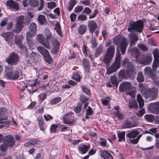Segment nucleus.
Returning a JSON list of instances; mask_svg holds the SVG:
<instances>
[{"label":"nucleus","mask_w":159,"mask_h":159,"mask_svg":"<svg viewBox=\"0 0 159 159\" xmlns=\"http://www.w3.org/2000/svg\"><path fill=\"white\" fill-rule=\"evenodd\" d=\"M3 143H4L9 147H12L15 144V140L12 136L8 135L3 138Z\"/></svg>","instance_id":"11"},{"label":"nucleus","mask_w":159,"mask_h":159,"mask_svg":"<svg viewBox=\"0 0 159 159\" xmlns=\"http://www.w3.org/2000/svg\"><path fill=\"white\" fill-rule=\"evenodd\" d=\"M100 143L101 146L103 147L106 146L107 142L106 139L101 138H100Z\"/></svg>","instance_id":"60"},{"label":"nucleus","mask_w":159,"mask_h":159,"mask_svg":"<svg viewBox=\"0 0 159 159\" xmlns=\"http://www.w3.org/2000/svg\"><path fill=\"white\" fill-rule=\"evenodd\" d=\"M78 19L80 20L83 21L87 20V17L84 14H81L78 16Z\"/></svg>","instance_id":"58"},{"label":"nucleus","mask_w":159,"mask_h":159,"mask_svg":"<svg viewBox=\"0 0 159 159\" xmlns=\"http://www.w3.org/2000/svg\"><path fill=\"white\" fill-rule=\"evenodd\" d=\"M144 75H148L149 73L152 72V70L150 67L147 66L144 69Z\"/></svg>","instance_id":"56"},{"label":"nucleus","mask_w":159,"mask_h":159,"mask_svg":"<svg viewBox=\"0 0 159 159\" xmlns=\"http://www.w3.org/2000/svg\"><path fill=\"white\" fill-rule=\"evenodd\" d=\"M135 51L136 61L138 64L148 65L151 62L152 58L151 55H147L140 59L138 57L139 54V51L137 49H135Z\"/></svg>","instance_id":"1"},{"label":"nucleus","mask_w":159,"mask_h":159,"mask_svg":"<svg viewBox=\"0 0 159 159\" xmlns=\"http://www.w3.org/2000/svg\"><path fill=\"white\" fill-rule=\"evenodd\" d=\"M138 46L139 48L143 51H145L148 49L147 47L144 44H139Z\"/></svg>","instance_id":"63"},{"label":"nucleus","mask_w":159,"mask_h":159,"mask_svg":"<svg viewBox=\"0 0 159 159\" xmlns=\"http://www.w3.org/2000/svg\"><path fill=\"white\" fill-rule=\"evenodd\" d=\"M111 100L109 97H108L107 98H105L102 99L101 100V101L102 104L106 106L107 105L109 104V101Z\"/></svg>","instance_id":"52"},{"label":"nucleus","mask_w":159,"mask_h":159,"mask_svg":"<svg viewBox=\"0 0 159 159\" xmlns=\"http://www.w3.org/2000/svg\"><path fill=\"white\" fill-rule=\"evenodd\" d=\"M37 38L38 40L42 45H44L48 48H50V45L48 41H46L44 35L42 34H39L37 35Z\"/></svg>","instance_id":"15"},{"label":"nucleus","mask_w":159,"mask_h":159,"mask_svg":"<svg viewBox=\"0 0 159 159\" xmlns=\"http://www.w3.org/2000/svg\"><path fill=\"white\" fill-rule=\"evenodd\" d=\"M137 80L139 82H142L144 80V77L142 72L138 73L137 77Z\"/></svg>","instance_id":"46"},{"label":"nucleus","mask_w":159,"mask_h":159,"mask_svg":"<svg viewBox=\"0 0 159 159\" xmlns=\"http://www.w3.org/2000/svg\"><path fill=\"white\" fill-rule=\"evenodd\" d=\"M88 26L89 29V33L92 34V35L93 36V32L97 28V25L95 21L89 20L88 21Z\"/></svg>","instance_id":"17"},{"label":"nucleus","mask_w":159,"mask_h":159,"mask_svg":"<svg viewBox=\"0 0 159 159\" xmlns=\"http://www.w3.org/2000/svg\"><path fill=\"white\" fill-rule=\"evenodd\" d=\"M89 148V146L85 144H81L79 147V150L84 153H86Z\"/></svg>","instance_id":"30"},{"label":"nucleus","mask_w":159,"mask_h":159,"mask_svg":"<svg viewBox=\"0 0 159 159\" xmlns=\"http://www.w3.org/2000/svg\"><path fill=\"white\" fill-rule=\"evenodd\" d=\"M144 118L146 120L152 122L154 120V116L152 114H146L144 116Z\"/></svg>","instance_id":"34"},{"label":"nucleus","mask_w":159,"mask_h":159,"mask_svg":"<svg viewBox=\"0 0 159 159\" xmlns=\"http://www.w3.org/2000/svg\"><path fill=\"white\" fill-rule=\"evenodd\" d=\"M129 37L131 41L130 44V46H132L138 40V36L134 34H131L129 35Z\"/></svg>","instance_id":"26"},{"label":"nucleus","mask_w":159,"mask_h":159,"mask_svg":"<svg viewBox=\"0 0 159 159\" xmlns=\"http://www.w3.org/2000/svg\"><path fill=\"white\" fill-rule=\"evenodd\" d=\"M72 78L77 81H80L81 78V76L77 72H75L73 73L72 76Z\"/></svg>","instance_id":"47"},{"label":"nucleus","mask_w":159,"mask_h":159,"mask_svg":"<svg viewBox=\"0 0 159 159\" xmlns=\"http://www.w3.org/2000/svg\"><path fill=\"white\" fill-rule=\"evenodd\" d=\"M45 61L48 63L51 64L53 61V59L50 56L49 52L43 56Z\"/></svg>","instance_id":"37"},{"label":"nucleus","mask_w":159,"mask_h":159,"mask_svg":"<svg viewBox=\"0 0 159 159\" xmlns=\"http://www.w3.org/2000/svg\"><path fill=\"white\" fill-rule=\"evenodd\" d=\"M6 5L11 11H17L19 9V6L17 3L13 0L7 1Z\"/></svg>","instance_id":"13"},{"label":"nucleus","mask_w":159,"mask_h":159,"mask_svg":"<svg viewBox=\"0 0 159 159\" xmlns=\"http://www.w3.org/2000/svg\"><path fill=\"white\" fill-rule=\"evenodd\" d=\"M10 121H2V122H0V129L2 128H6L10 125Z\"/></svg>","instance_id":"40"},{"label":"nucleus","mask_w":159,"mask_h":159,"mask_svg":"<svg viewBox=\"0 0 159 159\" xmlns=\"http://www.w3.org/2000/svg\"><path fill=\"white\" fill-rule=\"evenodd\" d=\"M151 90L149 89L146 91L141 90V93L142 94L143 97L146 98H150L151 93Z\"/></svg>","instance_id":"27"},{"label":"nucleus","mask_w":159,"mask_h":159,"mask_svg":"<svg viewBox=\"0 0 159 159\" xmlns=\"http://www.w3.org/2000/svg\"><path fill=\"white\" fill-rule=\"evenodd\" d=\"M116 52V60L115 62L107 70V73L108 75L114 72L120 67V55L119 52H118L117 50Z\"/></svg>","instance_id":"4"},{"label":"nucleus","mask_w":159,"mask_h":159,"mask_svg":"<svg viewBox=\"0 0 159 159\" xmlns=\"http://www.w3.org/2000/svg\"><path fill=\"white\" fill-rule=\"evenodd\" d=\"M61 100V98L60 97L52 99L51 101V105H55L59 102Z\"/></svg>","instance_id":"51"},{"label":"nucleus","mask_w":159,"mask_h":159,"mask_svg":"<svg viewBox=\"0 0 159 159\" xmlns=\"http://www.w3.org/2000/svg\"><path fill=\"white\" fill-rule=\"evenodd\" d=\"M157 92L156 91H151L150 97V99L151 100H153L155 99L157 96Z\"/></svg>","instance_id":"54"},{"label":"nucleus","mask_w":159,"mask_h":159,"mask_svg":"<svg viewBox=\"0 0 159 159\" xmlns=\"http://www.w3.org/2000/svg\"><path fill=\"white\" fill-rule=\"evenodd\" d=\"M136 125L130 122L126 121L121 125V127L123 128H130L135 127Z\"/></svg>","instance_id":"24"},{"label":"nucleus","mask_w":159,"mask_h":159,"mask_svg":"<svg viewBox=\"0 0 159 159\" xmlns=\"http://www.w3.org/2000/svg\"><path fill=\"white\" fill-rule=\"evenodd\" d=\"M8 147L4 143L0 146V150L2 152H5L8 148Z\"/></svg>","instance_id":"57"},{"label":"nucleus","mask_w":159,"mask_h":159,"mask_svg":"<svg viewBox=\"0 0 159 159\" xmlns=\"http://www.w3.org/2000/svg\"><path fill=\"white\" fill-rule=\"evenodd\" d=\"M83 64L85 71L87 73L89 72L90 69L89 61L84 58L83 59Z\"/></svg>","instance_id":"22"},{"label":"nucleus","mask_w":159,"mask_h":159,"mask_svg":"<svg viewBox=\"0 0 159 159\" xmlns=\"http://www.w3.org/2000/svg\"><path fill=\"white\" fill-rule=\"evenodd\" d=\"M103 52V47L101 45L99 46L96 50V51L94 54V56L95 57H97L101 55Z\"/></svg>","instance_id":"33"},{"label":"nucleus","mask_w":159,"mask_h":159,"mask_svg":"<svg viewBox=\"0 0 159 159\" xmlns=\"http://www.w3.org/2000/svg\"><path fill=\"white\" fill-rule=\"evenodd\" d=\"M101 156L105 159L108 158L110 156L112 157L111 154L106 151H100Z\"/></svg>","instance_id":"36"},{"label":"nucleus","mask_w":159,"mask_h":159,"mask_svg":"<svg viewBox=\"0 0 159 159\" xmlns=\"http://www.w3.org/2000/svg\"><path fill=\"white\" fill-rule=\"evenodd\" d=\"M38 51L40 52L42 55L44 56L48 53V52L44 47L42 46H39L37 48Z\"/></svg>","instance_id":"35"},{"label":"nucleus","mask_w":159,"mask_h":159,"mask_svg":"<svg viewBox=\"0 0 159 159\" xmlns=\"http://www.w3.org/2000/svg\"><path fill=\"white\" fill-rule=\"evenodd\" d=\"M114 114L115 116L117 117L120 120H122L124 118L123 114L120 112L119 111H115Z\"/></svg>","instance_id":"49"},{"label":"nucleus","mask_w":159,"mask_h":159,"mask_svg":"<svg viewBox=\"0 0 159 159\" xmlns=\"http://www.w3.org/2000/svg\"><path fill=\"white\" fill-rule=\"evenodd\" d=\"M44 34L46 37V41H48L49 42V40L52 37V34L50 30L48 29H46L45 30Z\"/></svg>","instance_id":"42"},{"label":"nucleus","mask_w":159,"mask_h":159,"mask_svg":"<svg viewBox=\"0 0 159 159\" xmlns=\"http://www.w3.org/2000/svg\"><path fill=\"white\" fill-rule=\"evenodd\" d=\"M19 72L17 70H12L11 67L7 66L5 69L6 77L10 80H16L19 78Z\"/></svg>","instance_id":"2"},{"label":"nucleus","mask_w":159,"mask_h":159,"mask_svg":"<svg viewBox=\"0 0 159 159\" xmlns=\"http://www.w3.org/2000/svg\"><path fill=\"white\" fill-rule=\"evenodd\" d=\"M1 35L5 38L6 41L9 43V41L13 38L14 34L12 32H4L2 33Z\"/></svg>","instance_id":"20"},{"label":"nucleus","mask_w":159,"mask_h":159,"mask_svg":"<svg viewBox=\"0 0 159 159\" xmlns=\"http://www.w3.org/2000/svg\"><path fill=\"white\" fill-rule=\"evenodd\" d=\"M133 86L130 83L124 82L121 83L119 86V90L121 92H127L131 90Z\"/></svg>","instance_id":"8"},{"label":"nucleus","mask_w":159,"mask_h":159,"mask_svg":"<svg viewBox=\"0 0 159 159\" xmlns=\"http://www.w3.org/2000/svg\"><path fill=\"white\" fill-rule=\"evenodd\" d=\"M7 111L6 108L3 107L0 108V122L2 121L6 120L7 119Z\"/></svg>","instance_id":"19"},{"label":"nucleus","mask_w":159,"mask_h":159,"mask_svg":"<svg viewBox=\"0 0 159 159\" xmlns=\"http://www.w3.org/2000/svg\"><path fill=\"white\" fill-rule=\"evenodd\" d=\"M80 99L82 103L88 102L89 101V98H87L85 96L81 95L80 96Z\"/></svg>","instance_id":"55"},{"label":"nucleus","mask_w":159,"mask_h":159,"mask_svg":"<svg viewBox=\"0 0 159 159\" xmlns=\"http://www.w3.org/2000/svg\"><path fill=\"white\" fill-rule=\"evenodd\" d=\"M154 60L153 61L152 66L156 68L159 66V50L156 49L152 52Z\"/></svg>","instance_id":"16"},{"label":"nucleus","mask_w":159,"mask_h":159,"mask_svg":"<svg viewBox=\"0 0 159 159\" xmlns=\"http://www.w3.org/2000/svg\"><path fill=\"white\" fill-rule=\"evenodd\" d=\"M58 127L57 124L52 125L50 128V132L52 133H55L56 132L57 129Z\"/></svg>","instance_id":"50"},{"label":"nucleus","mask_w":159,"mask_h":159,"mask_svg":"<svg viewBox=\"0 0 159 159\" xmlns=\"http://www.w3.org/2000/svg\"><path fill=\"white\" fill-rule=\"evenodd\" d=\"M16 27L14 31L18 33L20 32L22 30L25 24L24 17L23 16H20L16 19Z\"/></svg>","instance_id":"7"},{"label":"nucleus","mask_w":159,"mask_h":159,"mask_svg":"<svg viewBox=\"0 0 159 159\" xmlns=\"http://www.w3.org/2000/svg\"><path fill=\"white\" fill-rule=\"evenodd\" d=\"M38 20L39 23L41 25L45 24L46 22L45 17L43 15H39L38 16Z\"/></svg>","instance_id":"39"},{"label":"nucleus","mask_w":159,"mask_h":159,"mask_svg":"<svg viewBox=\"0 0 159 159\" xmlns=\"http://www.w3.org/2000/svg\"><path fill=\"white\" fill-rule=\"evenodd\" d=\"M148 110L152 113H159V102L150 103L148 106Z\"/></svg>","instance_id":"10"},{"label":"nucleus","mask_w":159,"mask_h":159,"mask_svg":"<svg viewBox=\"0 0 159 159\" xmlns=\"http://www.w3.org/2000/svg\"><path fill=\"white\" fill-rule=\"evenodd\" d=\"M110 80L111 83L115 86L117 87L118 85V83L116 76H114L111 77L110 79Z\"/></svg>","instance_id":"48"},{"label":"nucleus","mask_w":159,"mask_h":159,"mask_svg":"<svg viewBox=\"0 0 159 159\" xmlns=\"http://www.w3.org/2000/svg\"><path fill=\"white\" fill-rule=\"evenodd\" d=\"M129 107L130 108L137 109L138 108L137 102L133 100H131L129 102Z\"/></svg>","instance_id":"28"},{"label":"nucleus","mask_w":159,"mask_h":159,"mask_svg":"<svg viewBox=\"0 0 159 159\" xmlns=\"http://www.w3.org/2000/svg\"><path fill=\"white\" fill-rule=\"evenodd\" d=\"M115 52V49L114 46L111 45L108 48L103 60V61L105 64L107 65L111 61L114 55Z\"/></svg>","instance_id":"3"},{"label":"nucleus","mask_w":159,"mask_h":159,"mask_svg":"<svg viewBox=\"0 0 159 159\" xmlns=\"http://www.w3.org/2000/svg\"><path fill=\"white\" fill-rule=\"evenodd\" d=\"M83 9V7L82 6H79L76 7L74 9V12L76 13H78L80 12Z\"/></svg>","instance_id":"62"},{"label":"nucleus","mask_w":159,"mask_h":159,"mask_svg":"<svg viewBox=\"0 0 159 159\" xmlns=\"http://www.w3.org/2000/svg\"><path fill=\"white\" fill-rule=\"evenodd\" d=\"M119 76L120 77V78H125L126 77V76H128L129 78H132L134 77V76H131V77H130L127 74V71H126L125 70H120L119 72Z\"/></svg>","instance_id":"38"},{"label":"nucleus","mask_w":159,"mask_h":159,"mask_svg":"<svg viewBox=\"0 0 159 159\" xmlns=\"http://www.w3.org/2000/svg\"><path fill=\"white\" fill-rule=\"evenodd\" d=\"M123 64L126 67L128 75L130 77L134 76L135 75L134 68L131 63L129 62L128 59L124 58L123 61Z\"/></svg>","instance_id":"5"},{"label":"nucleus","mask_w":159,"mask_h":159,"mask_svg":"<svg viewBox=\"0 0 159 159\" xmlns=\"http://www.w3.org/2000/svg\"><path fill=\"white\" fill-rule=\"evenodd\" d=\"M128 92L126 93V94L130 96L132 98H134L135 97L137 89L134 86L131 90Z\"/></svg>","instance_id":"31"},{"label":"nucleus","mask_w":159,"mask_h":159,"mask_svg":"<svg viewBox=\"0 0 159 159\" xmlns=\"http://www.w3.org/2000/svg\"><path fill=\"white\" fill-rule=\"evenodd\" d=\"M73 114L71 112L67 113L63 117L64 124L71 125H75V120L73 118Z\"/></svg>","instance_id":"9"},{"label":"nucleus","mask_w":159,"mask_h":159,"mask_svg":"<svg viewBox=\"0 0 159 159\" xmlns=\"http://www.w3.org/2000/svg\"><path fill=\"white\" fill-rule=\"evenodd\" d=\"M128 45V43L127 42L125 38H123L121 39L120 43L119 44L122 54L125 53Z\"/></svg>","instance_id":"18"},{"label":"nucleus","mask_w":159,"mask_h":159,"mask_svg":"<svg viewBox=\"0 0 159 159\" xmlns=\"http://www.w3.org/2000/svg\"><path fill=\"white\" fill-rule=\"evenodd\" d=\"M24 39V37L22 35H20L18 37H15V43L18 46L22 44V40Z\"/></svg>","instance_id":"29"},{"label":"nucleus","mask_w":159,"mask_h":159,"mask_svg":"<svg viewBox=\"0 0 159 159\" xmlns=\"http://www.w3.org/2000/svg\"><path fill=\"white\" fill-rule=\"evenodd\" d=\"M38 120L40 129L42 130H43V118L42 117H39L38 118Z\"/></svg>","instance_id":"45"},{"label":"nucleus","mask_w":159,"mask_h":159,"mask_svg":"<svg viewBox=\"0 0 159 159\" xmlns=\"http://www.w3.org/2000/svg\"><path fill=\"white\" fill-rule=\"evenodd\" d=\"M139 134V131L137 130H132L126 134V137L134 139Z\"/></svg>","instance_id":"21"},{"label":"nucleus","mask_w":159,"mask_h":159,"mask_svg":"<svg viewBox=\"0 0 159 159\" xmlns=\"http://www.w3.org/2000/svg\"><path fill=\"white\" fill-rule=\"evenodd\" d=\"M87 28L86 26L83 25H80L78 29L79 32L80 34H83L86 32Z\"/></svg>","instance_id":"43"},{"label":"nucleus","mask_w":159,"mask_h":159,"mask_svg":"<svg viewBox=\"0 0 159 159\" xmlns=\"http://www.w3.org/2000/svg\"><path fill=\"white\" fill-rule=\"evenodd\" d=\"M129 25L130 27L128 28V30L129 32H131L133 30L140 32L143 30V22L140 20L137 22L130 23Z\"/></svg>","instance_id":"6"},{"label":"nucleus","mask_w":159,"mask_h":159,"mask_svg":"<svg viewBox=\"0 0 159 159\" xmlns=\"http://www.w3.org/2000/svg\"><path fill=\"white\" fill-rule=\"evenodd\" d=\"M29 3L31 6L35 7L38 5L39 2L35 0H30L29 1Z\"/></svg>","instance_id":"53"},{"label":"nucleus","mask_w":159,"mask_h":159,"mask_svg":"<svg viewBox=\"0 0 159 159\" xmlns=\"http://www.w3.org/2000/svg\"><path fill=\"white\" fill-rule=\"evenodd\" d=\"M82 108V105L80 103L77 104L76 107L74 108V111L76 112H79L81 110Z\"/></svg>","instance_id":"59"},{"label":"nucleus","mask_w":159,"mask_h":159,"mask_svg":"<svg viewBox=\"0 0 159 159\" xmlns=\"http://www.w3.org/2000/svg\"><path fill=\"white\" fill-rule=\"evenodd\" d=\"M85 111H86L85 118L87 119L89 118V116L93 114V111L92 109L90 106H89Z\"/></svg>","instance_id":"44"},{"label":"nucleus","mask_w":159,"mask_h":159,"mask_svg":"<svg viewBox=\"0 0 159 159\" xmlns=\"http://www.w3.org/2000/svg\"><path fill=\"white\" fill-rule=\"evenodd\" d=\"M32 36H28L26 35V38L27 44L29 46L30 49L31 50H32L34 48V45L32 39L30 38Z\"/></svg>","instance_id":"23"},{"label":"nucleus","mask_w":159,"mask_h":159,"mask_svg":"<svg viewBox=\"0 0 159 159\" xmlns=\"http://www.w3.org/2000/svg\"><path fill=\"white\" fill-rule=\"evenodd\" d=\"M125 132L122 131L120 132H118L117 133L118 137L119 139V142H121L122 141H125Z\"/></svg>","instance_id":"32"},{"label":"nucleus","mask_w":159,"mask_h":159,"mask_svg":"<svg viewBox=\"0 0 159 159\" xmlns=\"http://www.w3.org/2000/svg\"><path fill=\"white\" fill-rule=\"evenodd\" d=\"M18 59L17 54L14 52H12L7 59L6 61L8 63L14 65L18 62Z\"/></svg>","instance_id":"12"},{"label":"nucleus","mask_w":159,"mask_h":159,"mask_svg":"<svg viewBox=\"0 0 159 159\" xmlns=\"http://www.w3.org/2000/svg\"><path fill=\"white\" fill-rule=\"evenodd\" d=\"M37 26L34 22L32 23L30 26L29 31L26 34L28 36H34L36 34Z\"/></svg>","instance_id":"14"},{"label":"nucleus","mask_w":159,"mask_h":159,"mask_svg":"<svg viewBox=\"0 0 159 159\" xmlns=\"http://www.w3.org/2000/svg\"><path fill=\"white\" fill-rule=\"evenodd\" d=\"M55 29L56 30L57 34L60 37L62 36V34L61 30L60 25L59 24H57L55 27Z\"/></svg>","instance_id":"41"},{"label":"nucleus","mask_w":159,"mask_h":159,"mask_svg":"<svg viewBox=\"0 0 159 159\" xmlns=\"http://www.w3.org/2000/svg\"><path fill=\"white\" fill-rule=\"evenodd\" d=\"M142 109L136 112L137 115L139 117H142L145 113V110L144 108H141Z\"/></svg>","instance_id":"61"},{"label":"nucleus","mask_w":159,"mask_h":159,"mask_svg":"<svg viewBox=\"0 0 159 159\" xmlns=\"http://www.w3.org/2000/svg\"><path fill=\"white\" fill-rule=\"evenodd\" d=\"M30 141H31V144H32V145L39 144L41 142L39 140L36 139H31Z\"/></svg>","instance_id":"64"},{"label":"nucleus","mask_w":159,"mask_h":159,"mask_svg":"<svg viewBox=\"0 0 159 159\" xmlns=\"http://www.w3.org/2000/svg\"><path fill=\"white\" fill-rule=\"evenodd\" d=\"M137 99L138 102L140 109L142 108L144 105V102L142 97L140 94H138L137 96Z\"/></svg>","instance_id":"25"}]
</instances>
